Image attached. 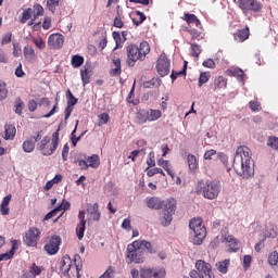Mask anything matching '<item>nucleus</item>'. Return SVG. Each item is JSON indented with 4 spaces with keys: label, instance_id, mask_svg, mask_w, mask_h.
Returning a JSON list of instances; mask_svg holds the SVG:
<instances>
[{
    "label": "nucleus",
    "instance_id": "680f3d73",
    "mask_svg": "<svg viewBox=\"0 0 278 278\" xmlns=\"http://www.w3.org/2000/svg\"><path fill=\"white\" fill-rule=\"evenodd\" d=\"M122 229H125L126 231H131V218H125L122 223Z\"/></svg>",
    "mask_w": 278,
    "mask_h": 278
},
{
    "label": "nucleus",
    "instance_id": "8fccbe9b",
    "mask_svg": "<svg viewBox=\"0 0 278 278\" xmlns=\"http://www.w3.org/2000/svg\"><path fill=\"white\" fill-rule=\"evenodd\" d=\"M147 164H148L149 169L154 168V166H155V152L154 151H151L148 154Z\"/></svg>",
    "mask_w": 278,
    "mask_h": 278
},
{
    "label": "nucleus",
    "instance_id": "f257e3e1",
    "mask_svg": "<svg viewBox=\"0 0 278 278\" xmlns=\"http://www.w3.org/2000/svg\"><path fill=\"white\" fill-rule=\"evenodd\" d=\"M232 168L243 179H249L255 174L253 169V161L251 160V149L247 146H240L236 150Z\"/></svg>",
    "mask_w": 278,
    "mask_h": 278
},
{
    "label": "nucleus",
    "instance_id": "58836bf2",
    "mask_svg": "<svg viewBox=\"0 0 278 278\" xmlns=\"http://www.w3.org/2000/svg\"><path fill=\"white\" fill-rule=\"evenodd\" d=\"M71 64L73 68H79L84 64V56L75 54L72 56Z\"/></svg>",
    "mask_w": 278,
    "mask_h": 278
},
{
    "label": "nucleus",
    "instance_id": "393cba45",
    "mask_svg": "<svg viewBox=\"0 0 278 278\" xmlns=\"http://www.w3.org/2000/svg\"><path fill=\"white\" fill-rule=\"evenodd\" d=\"M24 58L27 62H36V50L30 45L24 47Z\"/></svg>",
    "mask_w": 278,
    "mask_h": 278
},
{
    "label": "nucleus",
    "instance_id": "4be33fe9",
    "mask_svg": "<svg viewBox=\"0 0 278 278\" xmlns=\"http://www.w3.org/2000/svg\"><path fill=\"white\" fill-rule=\"evenodd\" d=\"M135 121H136L137 125H144L146 123H149V111L139 110L136 113Z\"/></svg>",
    "mask_w": 278,
    "mask_h": 278
},
{
    "label": "nucleus",
    "instance_id": "f704fd0d",
    "mask_svg": "<svg viewBox=\"0 0 278 278\" xmlns=\"http://www.w3.org/2000/svg\"><path fill=\"white\" fill-rule=\"evenodd\" d=\"M80 77H81L83 86H88V84H90V77H92V74L88 68H85L80 71Z\"/></svg>",
    "mask_w": 278,
    "mask_h": 278
},
{
    "label": "nucleus",
    "instance_id": "bb28decb",
    "mask_svg": "<svg viewBox=\"0 0 278 278\" xmlns=\"http://www.w3.org/2000/svg\"><path fill=\"white\" fill-rule=\"evenodd\" d=\"M184 30L190 34L191 40H203V33L199 31L197 28L186 27Z\"/></svg>",
    "mask_w": 278,
    "mask_h": 278
},
{
    "label": "nucleus",
    "instance_id": "4468645a",
    "mask_svg": "<svg viewBox=\"0 0 278 278\" xmlns=\"http://www.w3.org/2000/svg\"><path fill=\"white\" fill-rule=\"evenodd\" d=\"M40 134H42V131H38L36 136H31L29 139H26L23 142L22 149L25 153H34V149H36V142L42 138Z\"/></svg>",
    "mask_w": 278,
    "mask_h": 278
},
{
    "label": "nucleus",
    "instance_id": "4d7b16f0",
    "mask_svg": "<svg viewBox=\"0 0 278 278\" xmlns=\"http://www.w3.org/2000/svg\"><path fill=\"white\" fill-rule=\"evenodd\" d=\"M12 257H14V248L7 253L0 254V262H8V260H12Z\"/></svg>",
    "mask_w": 278,
    "mask_h": 278
},
{
    "label": "nucleus",
    "instance_id": "9d476101",
    "mask_svg": "<svg viewBox=\"0 0 278 278\" xmlns=\"http://www.w3.org/2000/svg\"><path fill=\"white\" fill-rule=\"evenodd\" d=\"M155 68L160 77H166L170 73V60H168L166 53H162L159 56Z\"/></svg>",
    "mask_w": 278,
    "mask_h": 278
},
{
    "label": "nucleus",
    "instance_id": "c85d7f7f",
    "mask_svg": "<svg viewBox=\"0 0 278 278\" xmlns=\"http://www.w3.org/2000/svg\"><path fill=\"white\" fill-rule=\"evenodd\" d=\"M146 21H147V15H144V13L140 11L135 12V17L132 18L134 25L138 27L139 25H142Z\"/></svg>",
    "mask_w": 278,
    "mask_h": 278
},
{
    "label": "nucleus",
    "instance_id": "20e7f679",
    "mask_svg": "<svg viewBox=\"0 0 278 278\" xmlns=\"http://www.w3.org/2000/svg\"><path fill=\"white\" fill-rule=\"evenodd\" d=\"M197 194H202L204 199L214 201L220 194V182L216 180H200L195 186Z\"/></svg>",
    "mask_w": 278,
    "mask_h": 278
},
{
    "label": "nucleus",
    "instance_id": "39448f33",
    "mask_svg": "<svg viewBox=\"0 0 278 278\" xmlns=\"http://www.w3.org/2000/svg\"><path fill=\"white\" fill-rule=\"evenodd\" d=\"M49 142H51L49 144ZM60 144V128L55 130V132L52 134V140L51 137L46 136L37 143V151H41L42 155L49 156L53 155L55 153L58 147Z\"/></svg>",
    "mask_w": 278,
    "mask_h": 278
},
{
    "label": "nucleus",
    "instance_id": "4c0bfd02",
    "mask_svg": "<svg viewBox=\"0 0 278 278\" xmlns=\"http://www.w3.org/2000/svg\"><path fill=\"white\" fill-rule=\"evenodd\" d=\"M210 77H212V74L210 72H201L198 86L201 88L204 84H207L210 81Z\"/></svg>",
    "mask_w": 278,
    "mask_h": 278
},
{
    "label": "nucleus",
    "instance_id": "6ab92c4d",
    "mask_svg": "<svg viewBox=\"0 0 278 278\" xmlns=\"http://www.w3.org/2000/svg\"><path fill=\"white\" fill-rule=\"evenodd\" d=\"M181 20L185 21L187 25H195V27H201V20L192 13H184Z\"/></svg>",
    "mask_w": 278,
    "mask_h": 278
},
{
    "label": "nucleus",
    "instance_id": "37998d69",
    "mask_svg": "<svg viewBox=\"0 0 278 278\" xmlns=\"http://www.w3.org/2000/svg\"><path fill=\"white\" fill-rule=\"evenodd\" d=\"M31 41L34 42V45L37 47V49H39L40 51H42L46 47H47V42H45L42 40V37H33Z\"/></svg>",
    "mask_w": 278,
    "mask_h": 278
},
{
    "label": "nucleus",
    "instance_id": "aec40b11",
    "mask_svg": "<svg viewBox=\"0 0 278 278\" xmlns=\"http://www.w3.org/2000/svg\"><path fill=\"white\" fill-rule=\"evenodd\" d=\"M231 264V260L225 258L224 261H219L215 264L216 270L222 275H227L229 273V266Z\"/></svg>",
    "mask_w": 278,
    "mask_h": 278
},
{
    "label": "nucleus",
    "instance_id": "e433bc0d",
    "mask_svg": "<svg viewBox=\"0 0 278 278\" xmlns=\"http://www.w3.org/2000/svg\"><path fill=\"white\" fill-rule=\"evenodd\" d=\"M162 86V79L152 78L149 81L143 83V88H160Z\"/></svg>",
    "mask_w": 278,
    "mask_h": 278
},
{
    "label": "nucleus",
    "instance_id": "bf43d9fd",
    "mask_svg": "<svg viewBox=\"0 0 278 278\" xmlns=\"http://www.w3.org/2000/svg\"><path fill=\"white\" fill-rule=\"evenodd\" d=\"M99 278H114V267L109 266Z\"/></svg>",
    "mask_w": 278,
    "mask_h": 278
},
{
    "label": "nucleus",
    "instance_id": "052dcab7",
    "mask_svg": "<svg viewBox=\"0 0 278 278\" xmlns=\"http://www.w3.org/2000/svg\"><path fill=\"white\" fill-rule=\"evenodd\" d=\"M71 151V147H68V143H65L62 150V160L63 162H66L68 160V152Z\"/></svg>",
    "mask_w": 278,
    "mask_h": 278
},
{
    "label": "nucleus",
    "instance_id": "7ed1b4c3",
    "mask_svg": "<svg viewBox=\"0 0 278 278\" xmlns=\"http://www.w3.org/2000/svg\"><path fill=\"white\" fill-rule=\"evenodd\" d=\"M149 53H151V46H149V42L142 41L139 46L130 43L126 47V64L134 67L136 66V62H144Z\"/></svg>",
    "mask_w": 278,
    "mask_h": 278
},
{
    "label": "nucleus",
    "instance_id": "09e8293b",
    "mask_svg": "<svg viewBox=\"0 0 278 278\" xmlns=\"http://www.w3.org/2000/svg\"><path fill=\"white\" fill-rule=\"evenodd\" d=\"M112 37L115 40V45H116L115 49H121V47H123V38L121 37V33L113 31Z\"/></svg>",
    "mask_w": 278,
    "mask_h": 278
},
{
    "label": "nucleus",
    "instance_id": "5fc2aeb1",
    "mask_svg": "<svg viewBox=\"0 0 278 278\" xmlns=\"http://www.w3.org/2000/svg\"><path fill=\"white\" fill-rule=\"evenodd\" d=\"M85 231H86V224H78L76 227V236L78 240H83Z\"/></svg>",
    "mask_w": 278,
    "mask_h": 278
},
{
    "label": "nucleus",
    "instance_id": "412c9836",
    "mask_svg": "<svg viewBox=\"0 0 278 278\" xmlns=\"http://www.w3.org/2000/svg\"><path fill=\"white\" fill-rule=\"evenodd\" d=\"M4 140H14L16 138V126L12 124L4 125Z\"/></svg>",
    "mask_w": 278,
    "mask_h": 278
},
{
    "label": "nucleus",
    "instance_id": "9b49d317",
    "mask_svg": "<svg viewBox=\"0 0 278 278\" xmlns=\"http://www.w3.org/2000/svg\"><path fill=\"white\" fill-rule=\"evenodd\" d=\"M41 235L42 232L40 231V229L36 227L29 228L23 238L24 244H26V247H38Z\"/></svg>",
    "mask_w": 278,
    "mask_h": 278
},
{
    "label": "nucleus",
    "instance_id": "13d9d810",
    "mask_svg": "<svg viewBox=\"0 0 278 278\" xmlns=\"http://www.w3.org/2000/svg\"><path fill=\"white\" fill-rule=\"evenodd\" d=\"M47 5L50 12H55V9L60 5V0H47Z\"/></svg>",
    "mask_w": 278,
    "mask_h": 278
},
{
    "label": "nucleus",
    "instance_id": "0eeeda50",
    "mask_svg": "<svg viewBox=\"0 0 278 278\" xmlns=\"http://www.w3.org/2000/svg\"><path fill=\"white\" fill-rule=\"evenodd\" d=\"M189 229L193 231L194 237L192 239V243L197 247H201L203 244V240L207 237V229L203 224V219L201 217H194L189 222Z\"/></svg>",
    "mask_w": 278,
    "mask_h": 278
},
{
    "label": "nucleus",
    "instance_id": "f3484780",
    "mask_svg": "<svg viewBox=\"0 0 278 278\" xmlns=\"http://www.w3.org/2000/svg\"><path fill=\"white\" fill-rule=\"evenodd\" d=\"M112 63L114 64L115 67L110 70L109 75L111 77H121V74L123 73V67L121 66V59L113 58Z\"/></svg>",
    "mask_w": 278,
    "mask_h": 278
},
{
    "label": "nucleus",
    "instance_id": "7c9ffc66",
    "mask_svg": "<svg viewBox=\"0 0 278 278\" xmlns=\"http://www.w3.org/2000/svg\"><path fill=\"white\" fill-rule=\"evenodd\" d=\"M249 36H250L249 27L240 29L236 34V38H237V40H239V42H244V40H249Z\"/></svg>",
    "mask_w": 278,
    "mask_h": 278
},
{
    "label": "nucleus",
    "instance_id": "72a5a7b5",
    "mask_svg": "<svg viewBox=\"0 0 278 278\" xmlns=\"http://www.w3.org/2000/svg\"><path fill=\"white\" fill-rule=\"evenodd\" d=\"M139 247L144 250L147 249L148 253H157V248L153 247L151 242L147 240L139 241Z\"/></svg>",
    "mask_w": 278,
    "mask_h": 278
},
{
    "label": "nucleus",
    "instance_id": "a18cd8bd",
    "mask_svg": "<svg viewBox=\"0 0 278 278\" xmlns=\"http://www.w3.org/2000/svg\"><path fill=\"white\" fill-rule=\"evenodd\" d=\"M45 14V9L40 4H34L33 7V16L38 18V16H42Z\"/></svg>",
    "mask_w": 278,
    "mask_h": 278
},
{
    "label": "nucleus",
    "instance_id": "dca6fc26",
    "mask_svg": "<svg viewBox=\"0 0 278 278\" xmlns=\"http://www.w3.org/2000/svg\"><path fill=\"white\" fill-rule=\"evenodd\" d=\"M225 240L229 244L230 253H238V251H240V241H238L233 235H225Z\"/></svg>",
    "mask_w": 278,
    "mask_h": 278
},
{
    "label": "nucleus",
    "instance_id": "de8ad7c7",
    "mask_svg": "<svg viewBox=\"0 0 278 278\" xmlns=\"http://www.w3.org/2000/svg\"><path fill=\"white\" fill-rule=\"evenodd\" d=\"M267 262H268L269 266H277V264H278V252L277 251H273L268 255Z\"/></svg>",
    "mask_w": 278,
    "mask_h": 278
},
{
    "label": "nucleus",
    "instance_id": "3c124183",
    "mask_svg": "<svg viewBox=\"0 0 278 278\" xmlns=\"http://www.w3.org/2000/svg\"><path fill=\"white\" fill-rule=\"evenodd\" d=\"M99 118V127H101V125H108V123H110V114L108 113H101L100 115H98Z\"/></svg>",
    "mask_w": 278,
    "mask_h": 278
},
{
    "label": "nucleus",
    "instance_id": "2eb2a0df",
    "mask_svg": "<svg viewBox=\"0 0 278 278\" xmlns=\"http://www.w3.org/2000/svg\"><path fill=\"white\" fill-rule=\"evenodd\" d=\"M87 216L89 220L99 223L101 220V212L99 211V203H87Z\"/></svg>",
    "mask_w": 278,
    "mask_h": 278
},
{
    "label": "nucleus",
    "instance_id": "cd10ccee",
    "mask_svg": "<svg viewBox=\"0 0 278 278\" xmlns=\"http://www.w3.org/2000/svg\"><path fill=\"white\" fill-rule=\"evenodd\" d=\"M148 113H149V115H148L149 123H153V122L160 121V118H162V111H160V110L150 109L148 111Z\"/></svg>",
    "mask_w": 278,
    "mask_h": 278
},
{
    "label": "nucleus",
    "instance_id": "79ce46f5",
    "mask_svg": "<svg viewBox=\"0 0 278 278\" xmlns=\"http://www.w3.org/2000/svg\"><path fill=\"white\" fill-rule=\"evenodd\" d=\"M4 99H8V84L0 80V101H4Z\"/></svg>",
    "mask_w": 278,
    "mask_h": 278
},
{
    "label": "nucleus",
    "instance_id": "49530a36",
    "mask_svg": "<svg viewBox=\"0 0 278 278\" xmlns=\"http://www.w3.org/2000/svg\"><path fill=\"white\" fill-rule=\"evenodd\" d=\"M66 97H67V105L75 108V105H77V98H75V96H73V92H71V89H68L66 91Z\"/></svg>",
    "mask_w": 278,
    "mask_h": 278
},
{
    "label": "nucleus",
    "instance_id": "6e6552de",
    "mask_svg": "<svg viewBox=\"0 0 278 278\" xmlns=\"http://www.w3.org/2000/svg\"><path fill=\"white\" fill-rule=\"evenodd\" d=\"M233 3L241 10L243 16L251 14H260L264 10V4L258 0H232Z\"/></svg>",
    "mask_w": 278,
    "mask_h": 278
},
{
    "label": "nucleus",
    "instance_id": "0e129e2a",
    "mask_svg": "<svg viewBox=\"0 0 278 278\" xmlns=\"http://www.w3.org/2000/svg\"><path fill=\"white\" fill-rule=\"evenodd\" d=\"M202 66H204V68H216V62H214V60L212 59H206L202 63Z\"/></svg>",
    "mask_w": 278,
    "mask_h": 278
},
{
    "label": "nucleus",
    "instance_id": "c03bdc74",
    "mask_svg": "<svg viewBox=\"0 0 278 278\" xmlns=\"http://www.w3.org/2000/svg\"><path fill=\"white\" fill-rule=\"evenodd\" d=\"M74 265H75V268H76V271H77V278H79V270H81L83 268V263H81V256H79V254H75L74 255Z\"/></svg>",
    "mask_w": 278,
    "mask_h": 278
},
{
    "label": "nucleus",
    "instance_id": "a19ab883",
    "mask_svg": "<svg viewBox=\"0 0 278 278\" xmlns=\"http://www.w3.org/2000/svg\"><path fill=\"white\" fill-rule=\"evenodd\" d=\"M14 112L15 114H18V116H21V114H23V110L25 108V102H23V100L21 98H17L15 100V104H14Z\"/></svg>",
    "mask_w": 278,
    "mask_h": 278
},
{
    "label": "nucleus",
    "instance_id": "603ef678",
    "mask_svg": "<svg viewBox=\"0 0 278 278\" xmlns=\"http://www.w3.org/2000/svg\"><path fill=\"white\" fill-rule=\"evenodd\" d=\"M113 27H116L117 29H123L125 27V22H123V18H121V15L117 14L113 20Z\"/></svg>",
    "mask_w": 278,
    "mask_h": 278
},
{
    "label": "nucleus",
    "instance_id": "a211bd4d",
    "mask_svg": "<svg viewBox=\"0 0 278 278\" xmlns=\"http://www.w3.org/2000/svg\"><path fill=\"white\" fill-rule=\"evenodd\" d=\"M72 266H73V261L71 260V256L64 255L60 263V268L63 275H68Z\"/></svg>",
    "mask_w": 278,
    "mask_h": 278
},
{
    "label": "nucleus",
    "instance_id": "e2e57ef3",
    "mask_svg": "<svg viewBox=\"0 0 278 278\" xmlns=\"http://www.w3.org/2000/svg\"><path fill=\"white\" fill-rule=\"evenodd\" d=\"M250 109L252 112H260V110H262V104L258 101H250Z\"/></svg>",
    "mask_w": 278,
    "mask_h": 278
},
{
    "label": "nucleus",
    "instance_id": "f03ea898",
    "mask_svg": "<svg viewBox=\"0 0 278 278\" xmlns=\"http://www.w3.org/2000/svg\"><path fill=\"white\" fill-rule=\"evenodd\" d=\"M146 205L149 210H162L163 207V219L161 222L163 227H168L173 223V215L175 210H177L176 199L169 198L164 202L157 197H151L146 199Z\"/></svg>",
    "mask_w": 278,
    "mask_h": 278
},
{
    "label": "nucleus",
    "instance_id": "774afa93",
    "mask_svg": "<svg viewBox=\"0 0 278 278\" xmlns=\"http://www.w3.org/2000/svg\"><path fill=\"white\" fill-rule=\"evenodd\" d=\"M214 155H216V150L211 149V150H207V151L204 153L203 159H204V160H212V157H214Z\"/></svg>",
    "mask_w": 278,
    "mask_h": 278
},
{
    "label": "nucleus",
    "instance_id": "ea45409f",
    "mask_svg": "<svg viewBox=\"0 0 278 278\" xmlns=\"http://www.w3.org/2000/svg\"><path fill=\"white\" fill-rule=\"evenodd\" d=\"M187 71H188V62L185 61V65H184L181 71H179V72L173 71L172 72V74H170L172 81H175V79H177L181 75H184V77H186V72Z\"/></svg>",
    "mask_w": 278,
    "mask_h": 278
},
{
    "label": "nucleus",
    "instance_id": "6e6d98bb",
    "mask_svg": "<svg viewBox=\"0 0 278 278\" xmlns=\"http://www.w3.org/2000/svg\"><path fill=\"white\" fill-rule=\"evenodd\" d=\"M232 77H237L238 81H244V71L237 68L231 71Z\"/></svg>",
    "mask_w": 278,
    "mask_h": 278
},
{
    "label": "nucleus",
    "instance_id": "ddd939ff",
    "mask_svg": "<svg viewBox=\"0 0 278 278\" xmlns=\"http://www.w3.org/2000/svg\"><path fill=\"white\" fill-rule=\"evenodd\" d=\"M48 47L49 49H62L64 47V35L60 33L51 34L48 38Z\"/></svg>",
    "mask_w": 278,
    "mask_h": 278
},
{
    "label": "nucleus",
    "instance_id": "338daca9",
    "mask_svg": "<svg viewBox=\"0 0 278 278\" xmlns=\"http://www.w3.org/2000/svg\"><path fill=\"white\" fill-rule=\"evenodd\" d=\"M251 262H253V257L251 255H245L243 257V268L247 270L248 268H251Z\"/></svg>",
    "mask_w": 278,
    "mask_h": 278
},
{
    "label": "nucleus",
    "instance_id": "c756f323",
    "mask_svg": "<svg viewBox=\"0 0 278 278\" xmlns=\"http://www.w3.org/2000/svg\"><path fill=\"white\" fill-rule=\"evenodd\" d=\"M99 164H101L99 155L93 154L87 157V165L89 166V168H99Z\"/></svg>",
    "mask_w": 278,
    "mask_h": 278
},
{
    "label": "nucleus",
    "instance_id": "a878e982",
    "mask_svg": "<svg viewBox=\"0 0 278 278\" xmlns=\"http://www.w3.org/2000/svg\"><path fill=\"white\" fill-rule=\"evenodd\" d=\"M157 166H161V168H164L166 170L167 175H169V177H172V179H175V172H173V169H170V164L168 163V161H166L164 159H159Z\"/></svg>",
    "mask_w": 278,
    "mask_h": 278
},
{
    "label": "nucleus",
    "instance_id": "1a4fd4ad",
    "mask_svg": "<svg viewBox=\"0 0 278 278\" xmlns=\"http://www.w3.org/2000/svg\"><path fill=\"white\" fill-rule=\"evenodd\" d=\"M130 275L132 278H164L166 277V269L164 267H143L138 271L134 268L130 270Z\"/></svg>",
    "mask_w": 278,
    "mask_h": 278
},
{
    "label": "nucleus",
    "instance_id": "864d4df0",
    "mask_svg": "<svg viewBox=\"0 0 278 278\" xmlns=\"http://www.w3.org/2000/svg\"><path fill=\"white\" fill-rule=\"evenodd\" d=\"M191 47V55L193 58H199L201 55V46L198 43H190Z\"/></svg>",
    "mask_w": 278,
    "mask_h": 278
},
{
    "label": "nucleus",
    "instance_id": "5701e85b",
    "mask_svg": "<svg viewBox=\"0 0 278 278\" xmlns=\"http://www.w3.org/2000/svg\"><path fill=\"white\" fill-rule=\"evenodd\" d=\"M187 164L191 173H197V170L199 169V161L197 160V156L194 154H187Z\"/></svg>",
    "mask_w": 278,
    "mask_h": 278
},
{
    "label": "nucleus",
    "instance_id": "c9c22d12",
    "mask_svg": "<svg viewBox=\"0 0 278 278\" xmlns=\"http://www.w3.org/2000/svg\"><path fill=\"white\" fill-rule=\"evenodd\" d=\"M146 173L148 177H155V175H162L163 177H166V173L162 168L153 167L149 169V167L146 168Z\"/></svg>",
    "mask_w": 278,
    "mask_h": 278
},
{
    "label": "nucleus",
    "instance_id": "f8f14e48",
    "mask_svg": "<svg viewBox=\"0 0 278 278\" xmlns=\"http://www.w3.org/2000/svg\"><path fill=\"white\" fill-rule=\"evenodd\" d=\"M62 238L60 236H52L48 243L45 245V251L48 255H55L60 251Z\"/></svg>",
    "mask_w": 278,
    "mask_h": 278
},
{
    "label": "nucleus",
    "instance_id": "423d86ee",
    "mask_svg": "<svg viewBox=\"0 0 278 278\" xmlns=\"http://www.w3.org/2000/svg\"><path fill=\"white\" fill-rule=\"evenodd\" d=\"M144 253L147 250L140 247V241H134L127 245L126 260L128 264H144Z\"/></svg>",
    "mask_w": 278,
    "mask_h": 278
},
{
    "label": "nucleus",
    "instance_id": "473e14b6",
    "mask_svg": "<svg viewBox=\"0 0 278 278\" xmlns=\"http://www.w3.org/2000/svg\"><path fill=\"white\" fill-rule=\"evenodd\" d=\"M42 270H45L43 266H37L36 263H33L29 267H28V273L30 275H34V277H38L39 275H42Z\"/></svg>",
    "mask_w": 278,
    "mask_h": 278
},
{
    "label": "nucleus",
    "instance_id": "b1692460",
    "mask_svg": "<svg viewBox=\"0 0 278 278\" xmlns=\"http://www.w3.org/2000/svg\"><path fill=\"white\" fill-rule=\"evenodd\" d=\"M227 88V78L223 76H217L213 83V90L216 92L217 90H225Z\"/></svg>",
    "mask_w": 278,
    "mask_h": 278
},
{
    "label": "nucleus",
    "instance_id": "69168bd1",
    "mask_svg": "<svg viewBox=\"0 0 278 278\" xmlns=\"http://www.w3.org/2000/svg\"><path fill=\"white\" fill-rule=\"evenodd\" d=\"M267 144H268V147H271V149H278V138L269 137Z\"/></svg>",
    "mask_w": 278,
    "mask_h": 278
},
{
    "label": "nucleus",
    "instance_id": "2f4dec72",
    "mask_svg": "<svg viewBox=\"0 0 278 278\" xmlns=\"http://www.w3.org/2000/svg\"><path fill=\"white\" fill-rule=\"evenodd\" d=\"M31 16H34V9L28 8L24 10L22 15L20 16V23H27V21H30Z\"/></svg>",
    "mask_w": 278,
    "mask_h": 278
}]
</instances>
